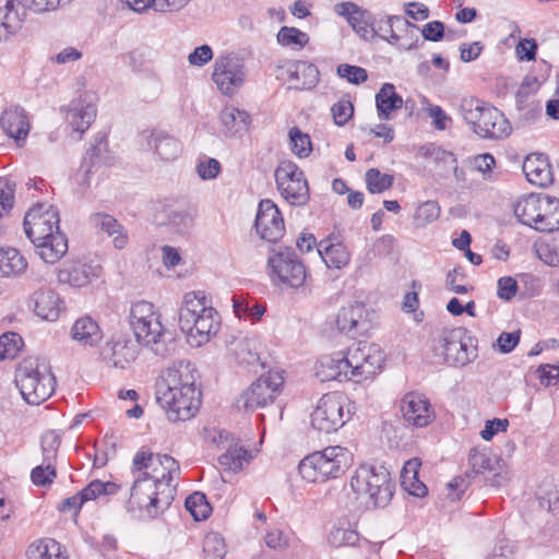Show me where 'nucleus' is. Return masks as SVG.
<instances>
[{
	"mask_svg": "<svg viewBox=\"0 0 559 559\" xmlns=\"http://www.w3.org/2000/svg\"><path fill=\"white\" fill-rule=\"evenodd\" d=\"M540 87L536 76H526L516 92V105L519 109H524L530 105V99Z\"/></svg>",
	"mask_w": 559,
	"mask_h": 559,
	"instance_id": "nucleus-56",
	"label": "nucleus"
},
{
	"mask_svg": "<svg viewBox=\"0 0 559 559\" xmlns=\"http://www.w3.org/2000/svg\"><path fill=\"white\" fill-rule=\"evenodd\" d=\"M353 460V453L347 448L330 445L304 457L298 469L305 480L322 483L344 475Z\"/></svg>",
	"mask_w": 559,
	"mask_h": 559,
	"instance_id": "nucleus-2",
	"label": "nucleus"
},
{
	"mask_svg": "<svg viewBox=\"0 0 559 559\" xmlns=\"http://www.w3.org/2000/svg\"><path fill=\"white\" fill-rule=\"evenodd\" d=\"M350 487L357 498L367 499L374 507H385L393 497L395 485L384 467L365 464L350 477Z\"/></svg>",
	"mask_w": 559,
	"mask_h": 559,
	"instance_id": "nucleus-6",
	"label": "nucleus"
},
{
	"mask_svg": "<svg viewBox=\"0 0 559 559\" xmlns=\"http://www.w3.org/2000/svg\"><path fill=\"white\" fill-rule=\"evenodd\" d=\"M290 540L292 536L277 527L270 528L264 536L265 545L275 550L288 548Z\"/></svg>",
	"mask_w": 559,
	"mask_h": 559,
	"instance_id": "nucleus-60",
	"label": "nucleus"
},
{
	"mask_svg": "<svg viewBox=\"0 0 559 559\" xmlns=\"http://www.w3.org/2000/svg\"><path fill=\"white\" fill-rule=\"evenodd\" d=\"M36 253L46 263L58 262L68 251V239L63 233H55L43 239L33 242Z\"/></svg>",
	"mask_w": 559,
	"mask_h": 559,
	"instance_id": "nucleus-33",
	"label": "nucleus"
},
{
	"mask_svg": "<svg viewBox=\"0 0 559 559\" xmlns=\"http://www.w3.org/2000/svg\"><path fill=\"white\" fill-rule=\"evenodd\" d=\"M337 329L346 334L355 336L361 334L369 329L367 321V310L362 304L354 302L347 307H343L336 317Z\"/></svg>",
	"mask_w": 559,
	"mask_h": 559,
	"instance_id": "nucleus-26",
	"label": "nucleus"
},
{
	"mask_svg": "<svg viewBox=\"0 0 559 559\" xmlns=\"http://www.w3.org/2000/svg\"><path fill=\"white\" fill-rule=\"evenodd\" d=\"M179 325L190 343L201 346L218 332L221 319L203 292H191L179 310Z\"/></svg>",
	"mask_w": 559,
	"mask_h": 559,
	"instance_id": "nucleus-1",
	"label": "nucleus"
},
{
	"mask_svg": "<svg viewBox=\"0 0 559 559\" xmlns=\"http://www.w3.org/2000/svg\"><path fill=\"white\" fill-rule=\"evenodd\" d=\"M275 181L281 195L294 206H304L310 199L308 180L292 160H282L275 169Z\"/></svg>",
	"mask_w": 559,
	"mask_h": 559,
	"instance_id": "nucleus-10",
	"label": "nucleus"
},
{
	"mask_svg": "<svg viewBox=\"0 0 559 559\" xmlns=\"http://www.w3.org/2000/svg\"><path fill=\"white\" fill-rule=\"evenodd\" d=\"M97 276V267L82 260L66 261L57 271L58 282L73 288L85 287Z\"/></svg>",
	"mask_w": 559,
	"mask_h": 559,
	"instance_id": "nucleus-23",
	"label": "nucleus"
},
{
	"mask_svg": "<svg viewBox=\"0 0 559 559\" xmlns=\"http://www.w3.org/2000/svg\"><path fill=\"white\" fill-rule=\"evenodd\" d=\"M167 391L156 390V399L171 421H186L195 416L201 405V392L177 391L176 396L167 399Z\"/></svg>",
	"mask_w": 559,
	"mask_h": 559,
	"instance_id": "nucleus-16",
	"label": "nucleus"
},
{
	"mask_svg": "<svg viewBox=\"0 0 559 559\" xmlns=\"http://www.w3.org/2000/svg\"><path fill=\"white\" fill-rule=\"evenodd\" d=\"M96 107L84 98L73 99L68 107L66 120L72 130L83 134L96 118Z\"/></svg>",
	"mask_w": 559,
	"mask_h": 559,
	"instance_id": "nucleus-30",
	"label": "nucleus"
},
{
	"mask_svg": "<svg viewBox=\"0 0 559 559\" xmlns=\"http://www.w3.org/2000/svg\"><path fill=\"white\" fill-rule=\"evenodd\" d=\"M155 316H158V313L155 311L153 304L145 300L134 302L131 307L130 324L132 325L143 320L152 319V317Z\"/></svg>",
	"mask_w": 559,
	"mask_h": 559,
	"instance_id": "nucleus-63",
	"label": "nucleus"
},
{
	"mask_svg": "<svg viewBox=\"0 0 559 559\" xmlns=\"http://www.w3.org/2000/svg\"><path fill=\"white\" fill-rule=\"evenodd\" d=\"M460 111L466 123L481 138L500 140L511 133V124L504 115L479 98H463L460 104Z\"/></svg>",
	"mask_w": 559,
	"mask_h": 559,
	"instance_id": "nucleus-3",
	"label": "nucleus"
},
{
	"mask_svg": "<svg viewBox=\"0 0 559 559\" xmlns=\"http://www.w3.org/2000/svg\"><path fill=\"white\" fill-rule=\"evenodd\" d=\"M377 110L381 120L391 119L392 111L402 108L403 98L396 94L395 87L391 83L382 85L376 95Z\"/></svg>",
	"mask_w": 559,
	"mask_h": 559,
	"instance_id": "nucleus-39",
	"label": "nucleus"
},
{
	"mask_svg": "<svg viewBox=\"0 0 559 559\" xmlns=\"http://www.w3.org/2000/svg\"><path fill=\"white\" fill-rule=\"evenodd\" d=\"M251 454L238 442L230 443L218 456V463L224 472L238 473L248 465Z\"/></svg>",
	"mask_w": 559,
	"mask_h": 559,
	"instance_id": "nucleus-36",
	"label": "nucleus"
},
{
	"mask_svg": "<svg viewBox=\"0 0 559 559\" xmlns=\"http://www.w3.org/2000/svg\"><path fill=\"white\" fill-rule=\"evenodd\" d=\"M254 226L259 236L270 242L278 241L285 234L283 215L269 199L260 201Z\"/></svg>",
	"mask_w": 559,
	"mask_h": 559,
	"instance_id": "nucleus-18",
	"label": "nucleus"
},
{
	"mask_svg": "<svg viewBox=\"0 0 559 559\" xmlns=\"http://www.w3.org/2000/svg\"><path fill=\"white\" fill-rule=\"evenodd\" d=\"M231 350L240 365L254 366L260 361L254 340H238L233 343Z\"/></svg>",
	"mask_w": 559,
	"mask_h": 559,
	"instance_id": "nucleus-45",
	"label": "nucleus"
},
{
	"mask_svg": "<svg viewBox=\"0 0 559 559\" xmlns=\"http://www.w3.org/2000/svg\"><path fill=\"white\" fill-rule=\"evenodd\" d=\"M59 212L52 205L37 204L24 217V230L32 242L47 239V236L61 233Z\"/></svg>",
	"mask_w": 559,
	"mask_h": 559,
	"instance_id": "nucleus-15",
	"label": "nucleus"
},
{
	"mask_svg": "<svg viewBox=\"0 0 559 559\" xmlns=\"http://www.w3.org/2000/svg\"><path fill=\"white\" fill-rule=\"evenodd\" d=\"M85 160H90L91 166L106 164L108 162V141L105 133L96 134L94 143L86 152Z\"/></svg>",
	"mask_w": 559,
	"mask_h": 559,
	"instance_id": "nucleus-51",
	"label": "nucleus"
},
{
	"mask_svg": "<svg viewBox=\"0 0 559 559\" xmlns=\"http://www.w3.org/2000/svg\"><path fill=\"white\" fill-rule=\"evenodd\" d=\"M159 465L158 454L153 453L150 449L142 448L133 457L134 478H152V474L156 472V466Z\"/></svg>",
	"mask_w": 559,
	"mask_h": 559,
	"instance_id": "nucleus-42",
	"label": "nucleus"
},
{
	"mask_svg": "<svg viewBox=\"0 0 559 559\" xmlns=\"http://www.w3.org/2000/svg\"><path fill=\"white\" fill-rule=\"evenodd\" d=\"M516 218L542 233L559 229V200L542 193L521 197L513 206Z\"/></svg>",
	"mask_w": 559,
	"mask_h": 559,
	"instance_id": "nucleus-4",
	"label": "nucleus"
},
{
	"mask_svg": "<svg viewBox=\"0 0 559 559\" xmlns=\"http://www.w3.org/2000/svg\"><path fill=\"white\" fill-rule=\"evenodd\" d=\"M102 359L110 367L126 369L139 356V347L126 337L107 342L100 350Z\"/></svg>",
	"mask_w": 559,
	"mask_h": 559,
	"instance_id": "nucleus-21",
	"label": "nucleus"
},
{
	"mask_svg": "<svg viewBox=\"0 0 559 559\" xmlns=\"http://www.w3.org/2000/svg\"><path fill=\"white\" fill-rule=\"evenodd\" d=\"M61 444L59 435L55 431L46 432L41 438V450L45 461L56 462L58 450Z\"/></svg>",
	"mask_w": 559,
	"mask_h": 559,
	"instance_id": "nucleus-61",
	"label": "nucleus"
},
{
	"mask_svg": "<svg viewBox=\"0 0 559 559\" xmlns=\"http://www.w3.org/2000/svg\"><path fill=\"white\" fill-rule=\"evenodd\" d=\"M138 343L150 347L157 356L166 357L174 348L166 340V330L160 322V316L152 317L131 325Z\"/></svg>",
	"mask_w": 559,
	"mask_h": 559,
	"instance_id": "nucleus-17",
	"label": "nucleus"
},
{
	"mask_svg": "<svg viewBox=\"0 0 559 559\" xmlns=\"http://www.w3.org/2000/svg\"><path fill=\"white\" fill-rule=\"evenodd\" d=\"M23 346L22 337L14 332H8L0 336V359H13Z\"/></svg>",
	"mask_w": 559,
	"mask_h": 559,
	"instance_id": "nucleus-55",
	"label": "nucleus"
},
{
	"mask_svg": "<svg viewBox=\"0 0 559 559\" xmlns=\"http://www.w3.org/2000/svg\"><path fill=\"white\" fill-rule=\"evenodd\" d=\"M334 12L346 20L353 31L364 39L372 38V14L355 2L345 1L334 5Z\"/></svg>",
	"mask_w": 559,
	"mask_h": 559,
	"instance_id": "nucleus-22",
	"label": "nucleus"
},
{
	"mask_svg": "<svg viewBox=\"0 0 559 559\" xmlns=\"http://www.w3.org/2000/svg\"><path fill=\"white\" fill-rule=\"evenodd\" d=\"M175 497V486L170 484H154L148 478H134L127 509L130 512H145L150 518H156L169 508Z\"/></svg>",
	"mask_w": 559,
	"mask_h": 559,
	"instance_id": "nucleus-7",
	"label": "nucleus"
},
{
	"mask_svg": "<svg viewBox=\"0 0 559 559\" xmlns=\"http://www.w3.org/2000/svg\"><path fill=\"white\" fill-rule=\"evenodd\" d=\"M335 124L345 126L354 115V106L348 99H341L331 108Z\"/></svg>",
	"mask_w": 559,
	"mask_h": 559,
	"instance_id": "nucleus-62",
	"label": "nucleus"
},
{
	"mask_svg": "<svg viewBox=\"0 0 559 559\" xmlns=\"http://www.w3.org/2000/svg\"><path fill=\"white\" fill-rule=\"evenodd\" d=\"M350 406L348 397L341 392L324 394L311 414L312 427L325 433L338 430L350 418Z\"/></svg>",
	"mask_w": 559,
	"mask_h": 559,
	"instance_id": "nucleus-9",
	"label": "nucleus"
},
{
	"mask_svg": "<svg viewBox=\"0 0 559 559\" xmlns=\"http://www.w3.org/2000/svg\"><path fill=\"white\" fill-rule=\"evenodd\" d=\"M444 361L450 366H466L475 357L464 341L461 330H452L442 337Z\"/></svg>",
	"mask_w": 559,
	"mask_h": 559,
	"instance_id": "nucleus-25",
	"label": "nucleus"
},
{
	"mask_svg": "<svg viewBox=\"0 0 559 559\" xmlns=\"http://www.w3.org/2000/svg\"><path fill=\"white\" fill-rule=\"evenodd\" d=\"M226 544L218 533H209L203 539V559H223L226 555Z\"/></svg>",
	"mask_w": 559,
	"mask_h": 559,
	"instance_id": "nucleus-52",
	"label": "nucleus"
},
{
	"mask_svg": "<svg viewBox=\"0 0 559 559\" xmlns=\"http://www.w3.org/2000/svg\"><path fill=\"white\" fill-rule=\"evenodd\" d=\"M56 462L43 460V464L34 467L31 472V479L35 486H49L57 477Z\"/></svg>",
	"mask_w": 559,
	"mask_h": 559,
	"instance_id": "nucleus-54",
	"label": "nucleus"
},
{
	"mask_svg": "<svg viewBox=\"0 0 559 559\" xmlns=\"http://www.w3.org/2000/svg\"><path fill=\"white\" fill-rule=\"evenodd\" d=\"M148 144L163 160H174L181 153L180 142L163 131L152 132Z\"/></svg>",
	"mask_w": 559,
	"mask_h": 559,
	"instance_id": "nucleus-40",
	"label": "nucleus"
},
{
	"mask_svg": "<svg viewBox=\"0 0 559 559\" xmlns=\"http://www.w3.org/2000/svg\"><path fill=\"white\" fill-rule=\"evenodd\" d=\"M468 464L472 473L484 474L493 472L498 461L491 457L485 450L472 449L468 455Z\"/></svg>",
	"mask_w": 559,
	"mask_h": 559,
	"instance_id": "nucleus-49",
	"label": "nucleus"
},
{
	"mask_svg": "<svg viewBox=\"0 0 559 559\" xmlns=\"http://www.w3.org/2000/svg\"><path fill=\"white\" fill-rule=\"evenodd\" d=\"M290 146L295 155L307 157L311 151V140L307 133L301 132L298 128H292L289 131Z\"/></svg>",
	"mask_w": 559,
	"mask_h": 559,
	"instance_id": "nucleus-57",
	"label": "nucleus"
},
{
	"mask_svg": "<svg viewBox=\"0 0 559 559\" xmlns=\"http://www.w3.org/2000/svg\"><path fill=\"white\" fill-rule=\"evenodd\" d=\"M284 384L282 374L270 371L254 381L236 401L238 409L254 411L274 402Z\"/></svg>",
	"mask_w": 559,
	"mask_h": 559,
	"instance_id": "nucleus-12",
	"label": "nucleus"
},
{
	"mask_svg": "<svg viewBox=\"0 0 559 559\" xmlns=\"http://www.w3.org/2000/svg\"><path fill=\"white\" fill-rule=\"evenodd\" d=\"M367 189L370 193H381L393 185V177L380 173L377 168H370L366 173Z\"/></svg>",
	"mask_w": 559,
	"mask_h": 559,
	"instance_id": "nucleus-53",
	"label": "nucleus"
},
{
	"mask_svg": "<svg viewBox=\"0 0 559 559\" xmlns=\"http://www.w3.org/2000/svg\"><path fill=\"white\" fill-rule=\"evenodd\" d=\"M440 215V207L435 201L421 203L415 211L414 221L418 226H424L436 221Z\"/></svg>",
	"mask_w": 559,
	"mask_h": 559,
	"instance_id": "nucleus-58",
	"label": "nucleus"
},
{
	"mask_svg": "<svg viewBox=\"0 0 559 559\" xmlns=\"http://www.w3.org/2000/svg\"><path fill=\"white\" fill-rule=\"evenodd\" d=\"M34 312L43 320L56 321L63 310V301L52 289H40L34 293Z\"/></svg>",
	"mask_w": 559,
	"mask_h": 559,
	"instance_id": "nucleus-32",
	"label": "nucleus"
},
{
	"mask_svg": "<svg viewBox=\"0 0 559 559\" xmlns=\"http://www.w3.org/2000/svg\"><path fill=\"white\" fill-rule=\"evenodd\" d=\"M27 267V261L17 249L0 248V275H20Z\"/></svg>",
	"mask_w": 559,
	"mask_h": 559,
	"instance_id": "nucleus-41",
	"label": "nucleus"
},
{
	"mask_svg": "<svg viewBox=\"0 0 559 559\" xmlns=\"http://www.w3.org/2000/svg\"><path fill=\"white\" fill-rule=\"evenodd\" d=\"M199 372L190 361L180 360L162 372L158 391H167V399H174L177 391L201 392L197 386Z\"/></svg>",
	"mask_w": 559,
	"mask_h": 559,
	"instance_id": "nucleus-14",
	"label": "nucleus"
},
{
	"mask_svg": "<svg viewBox=\"0 0 559 559\" xmlns=\"http://www.w3.org/2000/svg\"><path fill=\"white\" fill-rule=\"evenodd\" d=\"M522 169L527 180L535 186L546 188L554 181L551 165L547 155L543 153L527 155Z\"/></svg>",
	"mask_w": 559,
	"mask_h": 559,
	"instance_id": "nucleus-27",
	"label": "nucleus"
},
{
	"mask_svg": "<svg viewBox=\"0 0 559 559\" xmlns=\"http://www.w3.org/2000/svg\"><path fill=\"white\" fill-rule=\"evenodd\" d=\"M119 490V485L112 481H102V480H93L86 487H84L81 491H79V496L83 504L87 501L94 500L100 496H110L117 493Z\"/></svg>",
	"mask_w": 559,
	"mask_h": 559,
	"instance_id": "nucleus-46",
	"label": "nucleus"
},
{
	"mask_svg": "<svg viewBox=\"0 0 559 559\" xmlns=\"http://www.w3.org/2000/svg\"><path fill=\"white\" fill-rule=\"evenodd\" d=\"M317 378L322 381H349L348 365L343 350L322 357L314 367Z\"/></svg>",
	"mask_w": 559,
	"mask_h": 559,
	"instance_id": "nucleus-29",
	"label": "nucleus"
},
{
	"mask_svg": "<svg viewBox=\"0 0 559 559\" xmlns=\"http://www.w3.org/2000/svg\"><path fill=\"white\" fill-rule=\"evenodd\" d=\"M283 79L289 83V88L309 91L319 83L318 68L307 61H289L280 68Z\"/></svg>",
	"mask_w": 559,
	"mask_h": 559,
	"instance_id": "nucleus-20",
	"label": "nucleus"
},
{
	"mask_svg": "<svg viewBox=\"0 0 559 559\" xmlns=\"http://www.w3.org/2000/svg\"><path fill=\"white\" fill-rule=\"evenodd\" d=\"M267 262L272 273L277 276L281 283L293 288L304 285L307 278L306 266L293 248L280 247L277 250H273V254L269 257Z\"/></svg>",
	"mask_w": 559,
	"mask_h": 559,
	"instance_id": "nucleus-13",
	"label": "nucleus"
},
{
	"mask_svg": "<svg viewBox=\"0 0 559 559\" xmlns=\"http://www.w3.org/2000/svg\"><path fill=\"white\" fill-rule=\"evenodd\" d=\"M160 460V465L156 466V472L152 474V478L150 480H154V484L160 487V484H170L179 476L180 467L178 462L167 455V454H158Z\"/></svg>",
	"mask_w": 559,
	"mask_h": 559,
	"instance_id": "nucleus-44",
	"label": "nucleus"
},
{
	"mask_svg": "<svg viewBox=\"0 0 559 559\" xmlns=\"http://www.w3.org/2000/svg\"><path fill=\"white\" fill-rule=\"evenodd\" d=\"M337 74L346 79L352 84H360L367 81V71L358 66L340 64L337 67Z\"/></svg>",
	"mask_w": 559,
	"mask_h": 559,
	"instance_id": "nucleus-64",
	"label": "nucleus"
},
{
	"mask_svg": "<svg viewBox=\"0 0 559 559\" xmlns=\"http://www.w3.org/2000/svg\"><path fill=\"white\" fill-rule=\"evenodd\" d=\"M221 121L233 134L246 131L250 124V115L234 106H226L221 112Z\"/></svg>",
	"mask_w": 559,
	"mask_h": 559,
	"instance_id": "nucleus-43",
	"label": "nucleus"
},
{
	"mask_svg": "<svg viewBox=\"0 0 559 559\" xmlns=\"http://www.w3.org/2000/svg\"><path fill=\"white\" fill-rule=\"evenodd\" d=\"M277 41L282 46L299 50L308 44L309 36L296 27L283 26L277 33Z\"/></svg>",
	"mask_w": 559,
	"mask_h": 559,
	"instance_id": "nucleus-48",
	"label": "nucleus"
},
{
	"mask_svg": "<svg viewBox=\"0 0 559 559\" xmlns=\"http://www.w3.org/2000/svg\"><path fill=\"white\" fill-rule=\"evenodd\" d=\"M401 413L408 426L427 427L435 419L433 407L428 397L418 392H408L401 401Z\"/></svg>",
	"mask_w": 559,
	"mask_h": 559,
	"instance_id": "nucleus-19",
	"label": "nucleus"
},
{
	"mask_svg": "<svg viewBox=\"0 0 559 559\" xmlns=\"http://www.w3.org/2000/svg\"><path fill=\"white\" fill-rule=\"evenodd\" d=\"M71 336L83 346H94L103 338V332L91 317H82L72 325Z\"/></svg>",
	"mask_w": 559,
	"mask_h": 559,
	"instance_id": "nucleus-34",
	"label": "nucleus"
},
{
	"mask_svg": "<svg viewBox=\"0 0 559 559\" xmlns=\"http://www.w3.org/2000/svg\"><path fill=\"white\" fill-rule=\"evenodd\" d=\"M416 26L399 15L386 16L372 25V37L379 36L392 45H399L403 33L413 31Z\"/></svg>",
	"mask_w": 559,
	"mask_h": 559,
	"instance_id": "nucleus-31",
	"label": "nucleus"
},
{
	"mask_svg": "<svg viewBox=\"0 0 559 559\" xmlns=\"http://www.w3.org/2000/svg\"><path fill=\"white\" fill-rule=\"evenodd\" d=\"M186 509L195 521H202L209 518L212 508L204 493L195 491L186 499Z\"/></svg>",
	"mask_w": 559,
	"mask_h": 559,
	"instance_id": "nucleus-50",
	"label": "nucleus"
},
{
	"mask_svg": "<svg viewBox=\"0 0 559 559\" xmlns=\"http://www.w3.org/2000/svg\"><path fill=\"white\" fill-rule=\"evenodd\" d=\"M27 559H68L62 545L52 538H39L26 549Z\"/></svg>",
	"mask_w": 559,
	"mask_h": 559,
	"instance_id": "nucleus-37",
	"label": "nucleus"
},
{
	"mask_svg": "<svg viewBox=\"0 0 559 559\" xmlns=\"http://www.w3.org/2000/svg\"><path fill=\"white\" fill-rule=\"evenodd\" d=\"M0 127L8 136L14 139L17 145H22L31 129L27 112L19 105L7 107L0 115Z\"/></svg>",
	"mask_w": 559,
	"mask_h": 559,
	"instance_id": "nucleus-24",
	"label": "nucleus"
},
{
	"mask_svg": "<svg viewBox=\"0 0 559 559\" xmlns=\"http://www.w3.org/2000/svg\"><path fill=\"white\" fill-rule=\"evenodd\" d=\"M15 383L28 404L39 405L53 393L56 380L45 361L26 359L16 369Z\"/></svg>",
	"mask_w": 559,
	"mask_h": 559,
	"instance_id": "nucleus-5",
	"label": "nucleus"
},
{
	"mask_svg": "<svg viewBox=\"0 0 559 559\" xmlns=\"http://www.w3.org/2000/svg\"><path fill=\"white\" fill-rule=\"evenodd\" d=\"M91 223L95 228L106 233L109 237H114L112 242L117 249H123L127 246L128 236L123 234V227L114 216L96 213L91 216Z\"/></svg>",
	"mask_w": 559,
	"mask_h": 559,
	"instance_id": "nucleus-38",
	"label": "nucleus"
},
{
	"mask_svg": "<svg viewBox=\"0 0 559 559\" xmlns=\"http://www.w3.org/2000/svg\"><path fill=\"white\" fill-rule=\"evenodd\" d=\"M349 381L360 383L376 376L384 362V353L373 343L357 342L343 350Z\"/></svg>",
	"mask_w": 559,
	"mask_h": 559,
	"instance_id": "nucleus-8",
	"label": "nucleus"
},
{
	"mask_svg": "<svg viewBox=\"0 0 559 559\" xmlns=\"http://www.w3.org/2000/svg\"><path fill=\"white\" fill-rule=\"evenodd\" d=\"M329 544L333 547H354L359 542V534L356 530L347 525L334 526L328 537Z\"/></svg>",
	"mask_w": 559,
	"mask_h": 559,
	"instance_id": "nucleus-47",
	"label": "nucleus"
},
{
	"mask_svg": "<svg viewBox=\"0 0 559 559\" xmlns=\"http://www.w3.org/2000/svg\"><path fill=\"white\" fill-rule=\"evenodd\" d=\"M318 252L329 269H343L350 261V253L342 242L332 243L329 239L321 240Z\"/></svg>",
	"mask_w": 559,
	"mask_h": 559,
	"instance_id": "nucleus-35",
	"label": "nucleus"
},
{
	"mask_svg": "<svg viewBox=\"0 0 559 559\" xmlns=\"http://www.w3.org/2000/svg\"><path fill=\"white\" fill-rule=\"evenodd\" d=\"M15 185L8 178H0V218L14 205Z\"/></svg>",
	"mask_w": 559,
	"mask_h": 559,
	"instance_id": "nucleus-59",
	"label": "nucleus"
},
{
	"mask_svg": "<svg viewBox=\"0 0 559 559\" xmlns=\"http://www.w3.org/2000/svg\"><path fill=\"white\" fill-rule=\"evenodd\" d=\"M25 16V7L19 0H0V41L16 33Z\"/></svg>",
	"mask_w": 559,
	"mask_h": 559,
	"instance_id": "nucleus-28",
	"label": "nucleus"
},
{
	"mask_svg": "<svg viewBox=\"0 0 559 559\" xmlns=\"http://www.w3.org/2000/svg\"><path fill=\"white\" fill-rule=\"evenodd\" d=\"M212 80L226 96H234L247 81L245 61L235 53L221 55L215 59Z\"/></svg>",
	"mask_w": 559,
	"mask_h": 559,
	"instance_id": "nucleus-11",
	"label": "nucleus"
}]
</instances>
